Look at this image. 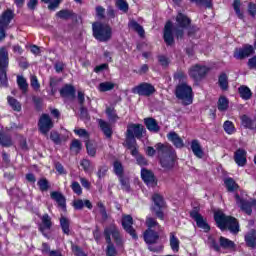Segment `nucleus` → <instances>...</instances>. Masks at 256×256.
<instances>
[{
    "label": "nucleus",
    "mask_w": 256,
    "mask_h": 256,
    "mask_svg": "<svg viewBox=\"0 0 256 256\" xmlns=\"http://www.w3.org/2000/svg\"><path fill=\"white\" fill-rule=\"evenodd\" d=\"M191 150L192 153H194V155L196 157H198V159H203V149L201 148V144H199V140H193L191 142Z\"/></svg>",
    "instance_id": "nucleus-25"
},
{
    "label": "nucleus",
    "mask_w": 256,
    "mask_h": 256,
    "mask_svg": "<svg viewBox=\"0 0 256 256\" xmlns=\"http://www.w3.org/2000/svg\"><path fill=\"white\" fill-rule=\"evenodd\" d=\"M7 67H9V52L7 49H0V85L1 87H7Z\"/></svg>",
    "instance_id": "nucleus-6"
},
{
    "label": "nucleus",
    "mask_w": 256,
    "mask_h": 256,
    "mask_svg": "<svg viewBox=\"0 0 256 256\" xmlns=\"http://www.w3.org/2000/svg\"><path fill=\"white\" fill-rule=\"evenodd\" d=\"M61 97H75V88L71 85H66L60 90Z\"/></svg>",
    "instance_id": "nucleus-33"
},
{
    "label": "nucleus",
    "mask_w": 256,
    "mask_h": 256,
    "mask_svg": "<svg viewBox=\"0 0 256 256\" xmlns=\"http://www.w3.org/2000/svg\"><path fill=\"white\" fill-rule=\"evenodd\" d=\"M218 83L222 91H227V89H229V80L227 78V74H221L219 76Z\"/></svg>",
    "instance_id": "nucleus-34"
},
{
    "label": "nucleus",
    "mask_w": 256,
    "mask_h": 256,
    "mask_svg": "<svg viewBox=\"0 0 256 256\" xmlns=\"http://www.w3.org/2000/svg\"><path fill=\"white\" fill-rule=\"evenodd\" d=\"M60 225H61L63 233H65V235H69V232H70V230H69V225H70L69 219H67L65 217L60 218Z\"/></svg>",
    "instance_id": "nucleus-48"
},
{
    "label": "nucleus",
    "mask_w": 256,
    "mask_h": 256,
    "mask_svg": "<svg viewBox=\"0 0 256 256\" xmlns=\"http://www.w3.org/2000/svg\"><path fill=\"white\" fill-rule=\"evenodd\" d=\"M144 123L148 131H150L151 133H159V131H161V127H159L157 120H155L154 118H146L144 119Z\"/></svg>",
    "instance_id": "nucleus-21"
},
{
    "label": "nucleus",
    "mask_w": 256,
    "mask_h": 256,
    "mask_svg": "<svg viewBox=\"0 0 256 256\" xmlns=\"http://www.w3.org/2000/svg\"><path fill=\"white\" fill-rule=\"evenodd\" d=\"M164 41L166 45H173L175 38H173V23L167 22L164 27Z\"/></svg>",
    "instance_id": "nucleus-19"
},
{
    "label": "nucleus",
    "mask_w": 256,
    "mask_h": 256,
    "mask_svg": "<svg viewBox=\"0 0 256 256\" xmlns=\"http://www.w3.org/2000/svg\"><path fill=\"white\" fill-rule=\"evenodd\" d=\"M30 83H31V87H33L35 91H39L41 84H39V80L37 79V76L32 75L30 77Z\"/></svg>",
    "instance_id": "nucleus-61"
},
{
    "label": "nucleus",
    "mask_w": 256,
    "mask_h": 256,
    "mask_svg": "<svg viewBox=\"0 0 256 256\" xmlns=\"http://www.w3.org/2000/svg\"><path fill=\"white\" fill-rule=\"evenodd\" d=\"M71 189L76 193V195H81V193H83V190L81 189V185L79 184V182H73L71 185Z\"/></svg>",
    "instance_id": "nucleus-64"
},
{
    "label": "nucleus",
    "mask_w": 256,
    "mask_h": 256,
    "mask_svg": "<svg viewBox=\"0 0 256 256\" xmlns=\"http://www.w3.org/2000/svg\"><path fill=\"white\" fill-rule=\"evenodd\" d=\"M39 131L42 135H47L53 129V120L47 114H42L38 122Z\"/></svg>",
    "instance_id": "nucleus-13"
},
{
    "label": "nucleus",
    "mask_w": 256,
    "mask_h": 256,
    "mask_svg": "<svg viewBox=\"0 0 256 256\" xmlns=\"http://www.w3.org/2000/svg\"><path fill=\"white\" fill-rule=\"evenodd\" d=\"M192 3H196V5H203L207 9H211L213 7V0H190Z\"/></svg>",
    "instance_id": "nucleus-53"
},
{
    "label": "nucleus",
    "mask_w": 256,
    "mask_h": 256,
    "mask_svg": "<svg viewBox=\"0 0 256 256\" xmlns=\"http://www.w3.org/2000/svg\"><path fill=\"white\" fill-rule=\"evenodd\" d=\"M122 227L133 239H137V233H135V229H133V217H131V215H124L122 217Z\"/></svg>",
    "instance_id": "nucleus-16"
},
{
    "label": "nucleus",
    "mask_w": 256,
    "mask_h": 256,
    "mask_svg": "<svg viewBox=\"0 0 256 256\" xmlns=\"http://www.w3.org/2000/svg\"><path fill=\"white\" fill-rule=\"evenodd\" d=\"M51 227H53L51 216H49V214H44L41 217V224L39 225V231L44 235V237H47V231H50Z\"/></svg>",
    "instance_id": "nucleus-18"
},
{
    "label": "nucleus",
    "mask_w": 256,
    "mask_h": 256,
    "mask_svg": "<svg viewBox=\"0 0 256 256\" xmlns=\"http://www.w3.org/2000/svg\"><path fill=\"white\" fill-rule=\"evenodd\" d=\"M80 165H81V167H83V169L86 173H93V169H95L93 164H91V161H89L88 159L82 160Z\"/></svg>",
    "instance_id": "nucleus-44"
},
{
    "label": "nucleus",
    "mask_w": 256,
    "mask_h": 256,
    "mask_svg": "<svg viewBox=\"0 0 256 256\" xmlns=\"http://www.w3.org/2000/svg\"><path fill=\"white\" fill-rule=\"evenodd\" d=\"M75 135H78V137H82V139L85 140V143L89 141V132L83 128H75L74 129Z\"/></svg>",
    "instance_id": "nucleus-45"
},
{
    "label": "nucleus",
    "mask_w": 256,
    "mask_h": 256,
    "mask_svg": "<svg viewBox=\"0 0 256 256\" xmlns=\"http://www.w3.org/2000/svg\"><path fill=\"white\" fill-rule=\"evenodd\" d=\"M234 161L239 167H245L247 163V152L243 149H238L235 152Z\"/></svg>",
    "instance_id": "nucleus-20"
},
{
    "label": "nucleus",
    "mask_w": 256,
    "mask_h": 256,
    "mask_svg": "<svg viewBox=\"0 0 256 256\" xmlns=\"http://www.w3.org/2000/svg\"><path fill=\"white\" fill-rule=\"evenodd\" d=\"M154 207L152 208L153 213L163 221L165 219V215L163 214V207H165V200H163V196L159 194H154L153 197Z\"/></svg>",
    "instance_id": "nucleus-12"
},
{
    "label": "nucleus",
    "mask_w": 256,
    "mask_h": 256,
    "mask_svg": "<svg viewBox=\"0 0 256 256\" xmlns=\"http://www.w3.org/2000/svg\"><path fill=\"white\" fill-rule=\"evenodd\" d=\"M13 17H15L13 10L8 9L6 10L0 17V41H3L5 38V31L7 30V27H9V23L13 20Z\"/></svg>",
    "instance_id": "nucleus-8"
},
{
    "label": "nucleus",
    "mask_w": 256,
    "mask_h": 256,
    "mask_svg": "<svg viewBox=\"0 0 256 256\" xmlns=\"http://www.w3.org/2000/svg\"><path fill=\"white\" fill-rule=\"evenodd\" d=\"M56 15L59 17V19H69L72 17L73 13L69 10H61L57 12Z\"/></svg>",
    "instance_id": "nucleus-58"
},
{
    "label": "nucleus",
    "mask_w": 256,
    "mask_h": 256,
    "mask_svg": "<svg viewBox=\"0 0 256 256\" xmlns=\"http://www.w3.org/2000/svg\"><path fill=\"white\" fill-rule=\"evenodd\" d=\"M144 240L149 245V251H153L154 253L163 251V245L157 244V241H159V233L153 229H147L144 232Z\"/></svg>",
    "instance_id": "nucleus-5"
},
{
    "label": "nucleus",
    "mask_w": 256,
    "mask_h": 256,
    "mask_svg": "<svg viewBox=\"0 0 256 256\" xmlns=\"http://www.w3.org/2000/svg\"><path fill=\"white\" fill-rule=\"evenodd\" d=\"M114 172L119 178L123 177V165L120 162H114Z\"/></svg>",
    "instance_id": "nucleus-59"
},
{
    "label": "nucleus",
    "mask_w": 256,
    "mask_h": 256,
    "mask_svg": "<svg viewBox=\"0 0 256 256\" xmlns=\"http://www.w3.org/2000/svg\"><path fill=\"white\" fill-rule=\"evenodd\" d=\"M146 227L148 229H161V226L159 225V223L157 222V220L151 216H148L146 218Z\"/></svg>",
    "instance_id": "nucleus-38"
},
{
    "label": "nucleus",
    "mask_w": 256,
    "mask_h": 256,
    "mask_svg": "<svg viewBox=\"0 0 256 256\" xmlns=\"http://www.w3.org/2000/svg\"><path fill=\"white\" fill-rule=\"evenodd\" d=\"M51 199L56 201L58 203L59 207H62V209H65V196L61 194L60 192L54 191L50 194Z\"/></svg>",
    "instance_id": "nucleus-29"
},
{
    "label": "nucleus",
    "mask_w": 256,
    "mask_h": 256,
    "mask_svg": "<svg viewBox=\"0 0 256 256\" xmlns=\"http://www.w3.org/2000/svg\"><path fill=\"white\" fill-rule=\"evenodd\" d=\"M228 191H237L239 189V185L232 178H228L224 181Z\"/></svg>",
    "instance_id": "nucleus-42"
},
{
    "label": "nucleus",
    "mask_w": 256,
    "mask_h": 256,
    "mask_svg": "<svg viewBox=\"0 0 256 256\" xmlns=\"http://www.w3.org/2000/svg\"><path fill=\"white\" fill-rule=\"evenodd\" d=\"M141 179L147 184L148 187H157V180L155 179V174L153 171L142 168L141 169Z\"/></svg>",
    "instance_id": "nucleus-15"
},
{
    "label": "nucleus",
    "mask_w": 256,
    "mask_h": 256,
    "mask_svg": "<svg viewBox=\"0 0 256 256\" xmlns=\"http://www.w3.org/2000/svg\"><path fill=\"white\" fill-rule=\"evenodd\" d=\"M128 27L136 31V33H138L140 37H143L145 35V30L143 29V26H140L139 23H137V21L135 20H130L128 23Z\"/></svg>",
    "instance_id": "nucleus-32"
},
{
    "label": "nucleus",
    "mask_w": 256,
    "mask_h": 256,
    "mask_svg": "<svg viewBox=\"0 0 256 256\" xmlns=\"http://www.w3.org/2000/svg\"><path fill=\"white\" fill-rule=\"evenodd\" d=\"M106 115H107L109 121H112L113 123H115V121L119 120V116L117 115V111L115 110L114 107H107Z\"/></svg>",
    "instance_id": "nucleus-35"
},
{
    "label": "nucleus",
    "mask_w": 256,
    "mask_h": 256,
    "mask_svg": "<svg viewBox=\"0 0 256 256\" xmlns=\"http://www.w3.org/2000/svg\"><path fill=\"white\" fill-rule=\"evenodd\" d=\"M190 217H192V219H194L197 227H199L200 229H203V231H205V233H209V231H211V227L207 223V220L204 219L203 216H201V214H199V212H197L195 210L192 211L190 213Z\"/></svg>",
    "instance_id": "nucleus-14"
},
{
    "label": "nucleus",
    "mask_w": 256,
    "mask_h": 256,
    "mask_svg": "<svg viewBox=\"0 0 256 256\" xmlns=\"http://www.w3.org/2000/svg\"><path fill=\"white\" fill-rule=\"evenodd\" d=\"M86 149L90 157H95L97 155V143L91 140H86Z\"/></svg>",
    "instance_id": "nucleus-30"
},
{
    "label": "nucleus",
    "mask_w": 256,
    "mask_h": 256,
    "mask_svg": "<svg viewBox=\"0 0 256 256\" xmlns=\"http://www.w3.org/2000/svg\"><path fill=\"white\" fill-rule=\"evenodd\" d=\"M223 129L225 131V133H227L228 135H233V133H235V125L233 124V122L227 120L224 122L223 124Z\"/></svg>",
    "instance_id": "nucleus-41"
},
{
    "label": "nucleus",
    "mask_w": 256,
    "mask_h": 256,
    "mask_svg": "<svg viewBox=\"0 0 256 256\" xmlns=\"http://www.w3.org/2000/svg\"><path fill=\"white\" fill-rule=\"evenodd\" d=\"M0 145H2V147H11L13 141L7 134H0Z\"/></svg>",
    "instance_id": "nucleus-40"
},
{
    "label": "nucleus",
    "mask_w": 256,
    "mask_h": 256,
    "mask_svg": "<svg viewBox=\"0 0 256 256\" xmlns=\"http://www.w3.org/2000/svg\"><path fill=\"white\" fill-rule=\"evenodd\" d=\"M93 35L95 39L101 42L109 41L113 35V30L109 24H103L100 22H95L92 25Z\"/></svg>",
    "instance_id": "nucleus-3"
},
{
    "label": "nucleus",
    "mask_w": 256,
    "mask_h": 256,
    "mask_svg": "<svg viewBox=\"0 0 256 256\" xmlns=\"http://www.w3.org/2000/svg\"><path fill=\"white\" fill-rule=\"evenodd\" d=\"M119 181L121 183V187H122L123 191H130L131 186L129 184V178H125V177L121 176L119 178Z\"/></svg>",
    "instance_id": "nucleus-57"
},
{
    "label": "nucleus",
    "mask_w": 256,
    "mask_h": 256,
    "mask_svg": "<svg viewBox=\"0 0 256 256\" xmlns=\"http://www.w3.org/2000/svg\"><path fill=\"white\" fill-rule=\"evenodd\" d=\"M229 109V100L225 97H220L218 100V110L227 111Z\"/></svg>",
    "instance_id": "nucleus-46"
},
{
    "label": "nucleus",
    "mask_w": 256,
    "mask_h": 256,
    "mask_svg": "<svg viewBox=\"0 0 256 256\" xmlns=\"http://www.w3.org/2000/svg\"><path fill=\"white\" fill-rule=\"evenodd\" d=\"M214 219L222 231L229 229L231 233H239V222L235 217L227 216L222 211H217L214 214Z\"/></svg>",
    "instance_id": "nucleus-2"
},
{
    "label": "nucleus",
    "mask_w": 256,
    "mask_h": 256,
    "mask_svg": "<svg viewBox=\"0 0 256 256\" xmlns=\"http://www.w3.org/2000/svg\"><path fill=\"white\" fill-rule=\"evenodd\" d=\"M168 139L175 147H177V149H182V147L185 145L183 143V139H181V137H179V135L175 132H170L168 134Z\"/></svg>",
    "instance_id": "nucleus-24"
},
{
    "label": "nucleus",
    "mask_w": 256,
    "mask_h": 256,
    "mask_svg": "<svg viewBox=\"0 0 256 256\" xmlns=\"http://www.w3.org/2000/svg\"><path fill=\"white\" fill-rule=\"evenodd\" d=\"M238 93L240 97L244 99V101H249V99L253 97V92H251V89H249L247 86H240L238 88Z\"/></svg>",
    "instance_id": "nucleus-28"
},
{
    "label": "nucleus",
    "mask_w": 256,
    "mask_h": 256,
    "mask_svg": "<svg viewBox=\"0 0 256 256\" xmlns=\"http://www.w3.org/2000/svg\"><path fill=\"white\" fill-rule=\"evenodd\" d=\"M220 246L223 247V249H233L235 247V243L223 236L220 237Z\"/></svg>",
    "instance_id": "nucleus-43"
},
{
    "label": "nucleus",
    "mask_w": 256,
    "mask_h": 256,
    "mask_svg": "<svg viewBox=\"0 0 256 256\" xmlns=\"http://www.w3.org/2000/svg\"><path fill=\"white\" fill-rule=\"evenodd\" d=\"M83 148V145L81 144V141L78 139H74L71 143L70 149L73 151V153H79L81 149Z\"/></svg>",
    "instance_id": "nucleus-50"
},
{
    "label": "nucleus",
    "mask_w": 256,
    "mask_h": 256,
    "mask_svg": "<svg viewBox=\"0 0 256 256\" xmlns=\"http://www.w3.org/2000/svg\"><path fill=\"white\" fill-rule=\"evenodd\" d=\"M208 245L212 247V249H214L215 251H219V249H221L217 241H215V239L211 236L208 238Z\"/></svg>",
    "instance_id": "nucleus-63"
},
{
    "label": "nucleus",
    "mask_w": 256,
    "mask_h": 256,
    "mask_svg": "<svg viewBox=\"0 0 256 256\" xmlns=\"http://www.w3.org/2000/svg\"><path fill=\"white\" fill-rule=\"evenodd\" d=\"M17 84L19 89H21L22 93H27L29 84L27 83V79H25V77L17 76Z\"/></svg>",
    "instance_id": "nucleus-37"
},
{
    "label": "nucleus",
    "mask_w": 256,
    "mask_h": 256,
    "mask_svg": "<svg viewBox=\"0 0 256 256\" xmlns=\"http://www.w3.org/2000/svg\"><path fill=\"white\" fill-rule=\"evenodd\" d=\"M155 148L158 153L161 166L164 169H171V167H173V163H175L176 157L173 147L169 144L158 143L156 144Z\"/></svg>",
    "instance_id": "nucleus-1"
},
{
    "label": "nucleus",
    "mask_w": 256,
    "mask_h": 256,
    "mask_svg": "<svg viewBox=\"0 0 256 256\" xmlns=\"http://www.w3.org/2000/svg\"><path fill=\"white\" fill-rule=\"evenodd\" d=\"M113 89H115V84L112 82H102L98 86V90L101 93H105L107 91H113Z\"/></svg>",
    "instance_id": "nucleus-36"
},
{
    "label": "nucleus",
    "mask_w": 256,
    "mask_h": 256,
    "mask_svg": "<svg viewBox=\"0 0 256 256\" xmlns=\"http://www.w3.org/2000/svg\"><path fill=\"white\" fill-rule=\"evenodd\" d=\"M241 121H242L243 127H246V129H256L255 123L247 115H243L241 117Z\"/></svg>",
    "instance_id": "nucleus-39"
},
{
    "label": "nucleus",
    "mask_w": 256,
    "mask_h": 256,
    "mask_svg": "<svg viewBox=\"0 0 256 256\" xmlns=\"http://www.w3.org/2000/svg\"><path fill=\"white\" fill-rule=\"evenodd\" d=\"M255 53V50L253 49V46L246 45L243 48H236L234 51V58L235 59H245L249 57V55H253Z\"/></svg>",
    "instance_id": "nucleus-17"
},
{
    "label": "nucleus",
    "mask_w": 256,
    "mask_h": 256,
    "mask_svg": "<svg viewBox=\"0 0 256 256\" xmlns=\"http://www.w3.org/2000/svg\"><path fill=\"white\" fill-rule=\"evenodd\" d=\"M116 5L120 11L127 13L129 11V4L125 0H117Z\"/></svg>",
    "instance_id": "nucleus-54"
},
{
    "label": "nucleus",
    "mask_w": 256,
    "mask_h": 256,
    "mask_svg": "<svg viewBox=\"0 0 256 256\" xmlns=\"http://www.w3.org/2000/svg\"><path fill=\"white\" fill-rule=\"evenodd\" d=\"M107 250H106V255L107 256H117V249H115V246L113 245L112 242L107 243Z\"/></svg>",
    "instance_id": "nucleus-60"
},
{
    "label": "nucleus",
    "mask_w": 256,
    "mask_h": 256,
    "mask_svg": "<svg viewBox=\"0 0 256 256\" xmlns=\"http://www.w3.org/2000/svg\"><path fill=\"white\" fill-rule=\"evenodd\" d=\"M38 187L40 191H49V181L47 179L42 178L38 181Z\"/></svg>",
    "instance_id": "nucleus-56"
},
{
    "label": "nucleus",
    "mask_w": 256,
    "mask_h": 256,
    "mask_svg": "<svg viewBox=\"0 0 256 256\" xmlns=\"http://www.w3.org/2000/svg\"><path fill=\"white\" fill-rule=\"evenodd\" d=\"M189 76L194 79V81H201L207 73H209V68L207 66L196 64L192 67H190Z\"/></svg>",
    "instance_id": "nucleus-11"
},
{
    "label": "nucleus",
    "mask_w": 256,
    "mask_h": 256,
    "mask_svg": "<svg viewBox=\"0 0 256 256\" xmlns=\"http://www.w3.org/2000/svg\"><path fill=\"white\" fill-rule=\"evenodd\" d=\"M73 205L74 208L77 209L78 211H81V209H83L84 207H86L87 209H93V204L89 200L77 199L74 200Z\"/></svg>",
    "instance_id": "nucleus-27"
},
{
    "label": "nucleus",
    "mask_w": 256,
    "mask_h": 256,
    "mask_svg": "<svg viewBox=\"0 0 256 256\" xmlns=\"http://www.w3.org/2000/svg\"><path fill=\"white\" fill-rule=\"evenodd\" d=\"M176 97L182 101L183 105H191L193 103V88L182 83L176 87Z\"/></svg>",
    "instance_id": "nucleus-4"
},
{
    "label": "nucleus",
    "mask_w": 256,
    "mask_h": 256,
    "mask_svg": "<svg viewBox=\"0 0 256 256\" xmlns=\"http://www.w3.org/2000/svg\"><path fill=\"white\" fill-rule=\"evenodd\" d=\"M245 241L248 247H251L252 249L256 248V231L255 230H250L246 235H245Z\"/></svg>",
    "instance_id": "nucleus-26"
},
{
    "label": "nucleus",
    "mask_w": 256,
    "mask_h": 256,
    "mask_svg": "<svg viewBox=\"0 0 256 256\" xmlns=\"http://www.w3.org/2000/svg\"><path fill=\"white\" fill-rule=\"evenodd\" d=\"M233 8L237 17H239V19H243V13L241 12V0H234Z\"/></svg>",
    "instance_id": "nucleus-51"
},
{
    "label": "nucleus",
    "mask_w": 256,
    "mask_h": 256,
    "mask_svg": "<svg viewBox=\"0 0 256 256\" xmlns=\"http://www.w3.org/2000/svg\"><path fill=\"white\" fill-rule=\"evenodd\" d=\"M145 131V127L141 124H129L127 126L126 131V141H130L132 143L137 142L136 139H141L143 137V132Z\"/></svg>",
    "instance_id": "nucleus-7"
},
{
    "label": "nucleus",
    "mask_w": 256,
    "mask_h": 256,
    "mask_svg": "<svg viewBox=\"0 0 256 256\" xmlns=\"http://www.w3.org/2000/svg\"><path fill=\"white\" fill-rule=\"evenodd\" d=\"M104 235L106 239V243H111V235L116 243V245H121L123 243V240L121 238V233L119 232V229L116 225H111L108 228H105Z\"/></svg>",
    "instance_id": "nucleus-10"
},
{
    "label": "nucleus",
    "mask_w": 256,
    "mask_h": 256,
    "mask_svg": "<svg viewBox=\"0 0 256 256\" xmlns=\"http://www.w3.org/2000/svg\"><path fill=\"white\" fill-rule=\"evenodd\" d=\"M97 207L99 209V213L102 215V219L104 221H107L108 215H107V209L105 208V204H103V202L99 201L97 203Z\"/></svg>",
    "instance_id": "nucleus-52"
},
{
    "label": "nucleus",
    "mask_w": 256,
    "mask_h": 256,
    "mask_svg": "<svg viewBox=\"0 0 256 256\" xmlns=\"http://www.w3.org/2000/svg\"><path fill=\"white\" fill-rule=\"evenodd\" d=\"M132 93L140 95V97H151L155 93V86L147 82H143L132 88Z\"/></svg>",
    "instance_id": "nucleus-9"
},
{
    "label": "nucleus",
    "mask_w": 256,
    "mask_h": 256,
    "mask_svg": "<svg viewBox=\"0 0 256 256\" xmlns=\"http://www.w3.org/2000/svg\"><path fill=\"white\" fill-rule=\"evenodd\" d=\"M126 147L130 149L131 155H133V157H137L139 154V151L137 150V142L126 141Z\"/></svg>",
    "instance_id": "nucleus-49"
},
{
    "label": "nucleus",
    "mask_w": 256,
    "mask_h": 256,
    "mask_svg": "<svg viewBox=\"0 0 256 256\" xmlns=\"http://www.w3.org/2000/svg\"><path fill=\"white\" fill-rule=\"evenodd\" d=\"M8 103L10 105V107H12V109L14 111H21V103H19V101H17V99L11 97V96H8Z\"/></svg>",
    "instance_id": "nucleus-47"
},
{
    "label": "nucleus",
    "mask_w": 256,
    "mask_h": 256,
    "mask_svg": "<svg viewBox=\"0 0 256 256\" xmlns=\"http://www.w3.org/2000/svg\"><path fill=\"white\" fill-rule=\"evenodd\" d=\"M43 3H49L48 9L50 11H55L57 7H59V3H61V0H42Z\"/></svg>",
    "instance_id": "nucleus-55"
},
{
    "label": "nucleus",
    "mask_w": 256,
    "mask_h": 256,
    "mask_svg": "<svg viewBox=\"0 0 256 256\" xmlns=\"http://www.w3.org/2000/svg\"><path fill=\"white\" fill-rule=\"evenodd\" d=\"M176 25H178V27L181 29H187V26L191 25V19H189V17L185 16L183 13H179L176 16Z\"/></svg>",
    "instance_id": "nucleus-22"
},
{
    "label": "nucleus",
    "mask_w": 256,
    "mask_h": 256,
    "mask_svg": "<svg viewBox=\"0 0 256 256\" xmlns=\"http://www.w3.org/2000/svg\"><path fill=\"white\" fill-rule=\"evenodd\" d=\"M179 238L175 235V232L170 233V247L174 253L179 252V245H180Z\"/></svg>",
    "instance_id": "nucleus-31"
},
{
    "label": "nucleus",
    "mask_w": 256,
    "mask_h": 256,
    "mask_svg": "<svg viewBox=\"0 0 256 256\" xmlns=\"http://www.w3.org/2000/svg\"><path fill=\"white\" fill-rule=\"evenodd\" d=\"M99 127L104 133L105 137H107V139H111V137L113 136V129L111 128V124H109L105 120H99Z\"/></svg>",
    "instance_id": "nucleus-23"
},
{
    "label": "nucleus",
    "mask_w": 256,
    "mask_h": 256,
    "mask_svg": "<svg viewBox=\"0 0 256 256\" xmlns=\"http://www.w3.org/2000/svg\"><path fill=\"white\" fill-rule=\"evenodd\" d=\"M50 139L51 141L56 143V145H59L61 143V137L59 136V133H57L56 131H52L50 133Z\"/></svg>",
    "instance_id": "nucleus-62"
}]
</instances>
